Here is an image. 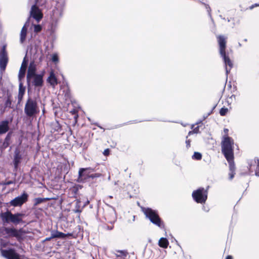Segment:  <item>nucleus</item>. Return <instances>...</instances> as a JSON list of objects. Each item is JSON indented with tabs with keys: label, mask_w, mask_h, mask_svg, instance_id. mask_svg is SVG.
Segmentation results:
<instances>
[{
	"label": "nucleus",
	"mask_w": 259,
	"mask_h": 259,
	"mask_svg": "<svg viewBox=\"0 0 259 259\" xmlns=\"http://www.w3.org/2000/svg\"><path fill=\"white\" fill-rule=\"evenodd\" d=\"M69 92V90H68V91H67L66 93L65 94V96L69 97V95H68V93Z\"/></svg>",
	"instance_id": "obj_56"
},
{
	"label": "nucleus",
	"mask_w": 259,
	"mask_h": 259,
	"mask_svg": "<svg viewBox=\"0 0 259 259\" xmlns=\"http://www.w3.org/2000/svg\"><path fill=\"white\" fill-rule=\"evenodd\" d=\"M233 139L229 136H223L221 142L222 152L226 159H231L234 157Z\"/></svg>",
	"instance_id": "obj_2"
},
{
	"label": "nucleus",
	"mask_w": 259,
	"mask_h": 259,
	"mask_svg": "<svg viewBox=\"0 0 259 259\" xmlns=\"http://www.w3.org/2000/svg\"><path fill=\"white\" fill-rule=\"evenodd\" d=\"M158 245L161 247L166 248L168 245V241L166 238L162 237L159 240Z\"/></svg>",
	"instance_id": "obj_27"
},
{
	"label": "nucleus",
	"mask_w": 259,
	"mask_h": 259,
	"mask_svg": "<svg viewBox=\"0 0 259 259\" xmlns=\"http://www.w3.org/2000/svg\"><path fill=\"white\" fill-rule=\"evenodd\" d=\"M244 41H247V39L245 38V39H244Z\"/></svg>",
	"instance_id": "obj_64"
},
{
	"label": "nucleus",
	"mask_w": 259,
	"mask_h": 259,
	"mask_svg": "<svg viewBox=\"0 0 259 259\" xmlns=\"http://www.w3.org/2000/svg\"><path fill=\"white\" fill-rule=\"evenodd\" d=\"M202 158V155L200 153L195 152L192 156V159L194 160H199Z\"/></svg>",
	"instance_id": "obj_33"
},
{
	"label": "nucleus",
	"mask_w": 259,
	"mask_h": 259,
	"mask_svg": "<svg viewBox=\"0 0 259 259\" xmlns=\"http://www.w3.org/2000/svg\"><path fill=\"white\" fill-rule=\"evenodd\" d=\"M51 126L54 132H60L61 130V126L57 120L52 122Z\"/></svg>",
	"instance_id": "obj_25"
},
{
	"label": "nucleus",
	"mask_w": 259,
	"mask_h": 259,
	"mask_svg": "<svg viewBox=\"0 0 259 259\" xmlns=\"http://www.w3.org/2000/svg\"><path fill=\"white\" fill-rule=\"evenodd\" d=\"M27 62L26 61V57L23 59V62L22 63L20 69L19 70L18 78L19 81H21L22 78H23L25 76L26 69L27 67Z\"/></svg>",
	"instance_id": "obj_16"
},
{
	"label": "nucleus",
	"mask_w": 259,
	"mask_h": 259,
	"mask_svg": "<svg viewBox=\"0 0 259 259\" xmlns=\"http://www.w3.org/2000/svg\"><path fill=\"white\" fill-rule=\"evenodd\" d=\"M105 228L106 229V230H112V229L113 228V226H106L105 227Z\"/></svg>",
	"instance_id": "obj_48"
},
{
	"label": "nucleus",
	"mask_w": 259,
	"mask_h": 259,
	"mask_svg": "<svg viewBox=\"0 0 259 259\" xmlns=\"http://www.w3.org/2000/svg\"><path fill=\"white\" fill-rule=\"evenodd\" d=\"M52 60L53 62L56 63L59 61V58L58 55L57 54H53L52 58Z\"/></svg>",
	"instance_id": "obj_38"
},
{
	"label": "nucleus",
	"mask_w": 259,
	"mask_h": 259,
	"mask_svg": "<svg viewBox=\"0 0 259 259\" xmlns=\"http://www.w3.org/2000/svg\"><path fill=\"white\" fill-rule=\"evenodd\" d=\"M143 212L146 215V217L148 218L153 224L160 228H163L164 227L163 224L162 222L157 210L152 209L151 208L147 207L143 208Z\"/></svg>",
	"instance_id": "obj_5"
},
{
	"label": "nucleus",
	"mask_w": 259,
	"mask_h": 259,
	"mask_svg": "<svg viewBox=\"0 0 259 259\" xmlns=\"http://www.w3.org/2000/svg\"><path fill=\"white\" fill-rule=\"evenodd\" d=\"M206 8L207 9L208 15L209 17L212 19L211 13H210V8L208 5H206Z\"/></svg>",
	"instance_id": "obj_45"
},
{
	"label": "nucleus",
	"mask_w": 259,
	"mask_h": 259,
	"mask_svg": "<svg viewBox=\"0 0 259 259\" xmlns=\"http://www.w3.org/2000/svg\"><path fill=\"white\" fill-rule=\"evenodd\" d=\"M108 197H109L110 198H113L112 196H109Z\"/></svg>",
	"instance_id": "obj_62"
},
{
	"label": "nucleus",
	"mask_w": 259,
	"mask_h": 259,
	"mask_svg": "<svg viewBox=\"0 0 259 259\" xmlns=\"http://www.w3.org/2000/svg\"><path fill=\"white\" fill-rule=\"evenodd\" d=\"M212 112V110H211L210 112H209L206 116H203V120H204L206 117H207L208 116L210 115Z\"/></svg>",
	"instance_id": "obj_49"
},
{
	"label": "nucleus",
	"mask_w": 259,
	"mask_h": 259,
	"mask_svg": "<svg viewBox=\"0 0 259 259\" xmlns=\"http://www.w3.org/2000/svg\"><path fill=\"white\" fill-rule=\"evenodd\" d=\"M27 29H24V28H22L20 37V41L21 44H23L25 41L27 34Z\"/></svg>",
	"instance_id": "obj_28"
},
{
	"label": "nucleus",
	"mask_w": 259,
	"mask_h": 259,
	"mask_svg": "<svg viewBox=\"0 0 259 259\" xmlns=\"http://www.w3.org/2000/svg\"><path fill=\"white\" fill-rule=\"evenodd\" d=\"M48 82L52 85L55 86L57 84V79L55 75L52 73L48 79Z\"/></svg>",
	"instance_id": "obj_30"
},
{
	"label": "nucleus",
	"mask_w": 259,
	"mask_h": 259,
	"mask_svg": "<svg viewBox=\"0 0 259 259\" xmlns=\"http://www.w3.org/2000/svg\"><path fill=\"white\" fill-rule=\"evenodd\" d=\"M193 132L195 133V134H198L199 133V126H197L195 127H194L193 130Z\"/></svg>",
	"instance_id": "obj_42"
},
{
	"label": "nucleus",
	"mask_w": 259,
	"mask_h": 259,
	"mask_svg": "<svg viewBox=\"0 0 259 259\" xmlns=\"http://www.w3.org/2000/svg\"><path fill=\"white\" fill-rule=\"evenodd\" d=\"M110 179H111V178H110V176H109L108 177V180H110Z\"/></svg>",
	"instance_id": "obj_61"
},
{
	"label": "nucleus",
	"mask_w": 259,
	"mask_h": 259,
	"mask_svg": "<svg viewBox=\"0 0 259 259\" xmlns=\"http://www.w3.org/2000/svg\"><path fill=\"white\" fill-rule=\"evenodd\" d=\"M207 189H204L203 187H200L194 190L192 194L193 200L198 203H204L207 198Z\"/></svg>",
	"instance_id": "obj_6"
},
{
	"label": "nucleus",
	"mask_w": 259,
	"mask_h": 259,
	"mask_svg": "<svg viewBox=\"0 0 259 259\" xmlns=\"http://www.w3.org/2000/svg\"><path fill=\"white\" fill-rule=\"evenodd\" d=\"M235 98H236V96L234 95H232L230 97V98H231V99L234 98V99H235Z\"/></svg>",
	"instance_id": "obj_57"
},
{
	"label": "nucleus",
	"mask_w": 259,
	"mask_h": 259,
	"mask_svg": "<svg viewBox=\"0 0 259 259\" xmlns=\"http://www.w3.org/2000/svg\"><path fill=\"white\" fill-rule=\"evenodd\" d=\"M30 16L34 18L37 22L42 18L43 14L38 6L32 5L30 12Z\"/></svg>",
	"instance_id": "obj_11"
},
{
	"label": "nucleus",
	"mask_w": 259,
	"mask_h": 259,
	"mask_svg": "<svg viewBox=\"0 0 259 259\" xmlns=\"http://www.w3.org/2000/svg\"><path fill=\"white\" fill-rule=\"evenodd\" d=\"M256 165V167L255 170V174L256 176L259 177V159L255 158L253 160L251 161L248 163V169L250 173L254 171V167Z\"/></svg>",
	"instance_id": "obj_14"
},
{
	"label": "nucleus",
	"mask_w": 259,
	"mask_h": 259,
	"mask_svg": "<svg viewBox=\"0 0 259 259\" xmlns=\"http://www.w3.org/2000/svg\"><path fill=\"white\" fill-rule=\"evenodd\" d=\"M34 31L36 33L40 32L42 29V27L40 25H34Z\"/></svg>",
	"instance_id": "obj_36"
},
{
	"label": "nucleus",
	"mask_w": 259,
	"mask_h": 259,
	"mask_svg": "<svg viewBox=\"0 0 259 259\" xmlns=\"http://www.w3.org/2000/svg\"><path fill=\"white\" fill-rule=\"evenodd\" d=\"M217 39L219 46V53L223 59L225 66L226 76H227L231 68L233 67V64L228 55H227L226 53V37L223 35H219L217 37Z\"/></svg>",
	"instance_id": "obj_1"
},
{
	"label": "nucleus",
	"mask_w": 259,
	"mask_h": 259,
	"mask_svg": "<svg viewBox=\"0 0 259 259\" xmlns=\"http://www.w3.org/2000/svg\"><path fill=\"white\" fill-rule=\"evenodd\" d=\"M12 133L11 132H9L6 136L4 142L2 145L0 146V149L3 151L7 148L10 144V141L12 137Z\"/></svg>",
	"instance_id": "obj_17"
},
{
	"label": "nucleus",
	"mask_w": 259,
	"mask_h": 259,
	"mask_svg": "<svg viewBox=\"0 0 259 259\" xmlns=\"http://www.w3.org/2000/svg\"><path fill=\"white\" fill-rule=\"evenodd\" d=\"M4 231L9 236L18 237L20 235L19 231L15 228H5Z\"/></svg>",
	"instance_id": "obj_21"
},
{
	"label": "nucleus",
	"mask_w": 259,
	"mask_h": 259,
	"mask_svg": "<svg viewBox=\"0 0 259 259\" xmlns=\"http://www.w3.org/2000/svg\"><path fill=\"white\" fill-rule=\"evenodd\" d=\"M52 238L65 239L67 236H71V233L65 234L59 232L58 230H52L51 231Z\"/></svg>",
	"instance_id": "obj_18"
},
{
	"label": "nucleus",
	"mask_w": 259,
	"mask_h": 259,
	"mask_svg": "<svg viewBox=\"0 0 259 259\" xmlns=\"http://www.w3.org/2000/svg\"><path fill=\"white\" fill-rule=\"evenodd\" d=\"M63 15V9L59 8V5L58 4L53 12V17H52V22L50 23V30L53 32L55 31L59 20V18L61 17Z\"/></svg>",
	"instance_id": "obj_7"
},
{
	"label": "nucleus",
	"mask_w": 259,
	"mask_h": 259,
	"mask_svg": "<svg viewBox=\"0 0 259 259\" xmlns=\"http://www.w3.org/2000/svg\"><path fill=\"white\" fill-rule=\"evenodd\" d=\"M83 208L84 206L82 205L81 201L80 199L76 200L75 207L73 209V212L80 213Z\"/></svg>",
	"instance_id": "obj_23"
},
{
	"label": "nucleus",
	"mask_w": 259,
	"mask_h": 259,
	"mask_svg": "<svg viewBox=\"0 0 259 259\" xmlns=\"http://www.w3.org/2000/svg\"><path fill=\"white\" fill-rule=\"evenodd\" d=\"M194 126V125H192L191 128H193Z\"/></svg>",
	"instance_id": "obj_63"
},
{
	"label": "nucleus",
	"mask_w": 259,
	"mask_h": 259,
	"mask_svg": "<svg viewBox=\"0 0 259 259\" xmlns=\"http://www.w3.org/2000/svg\"><path fill=\"white\" fill-rule=\"evenodd\" d=\"M238 45H239V47H241L242 46V45L240 42L238 43Z\"/></svg>",
	"instance_id": "obj_60"
},
{
	"label": "nucleus",
	"mask_w": 259,
	"mask_h": 259,
	"mask_svg": "<svg viewBox=\"0 0 259 259\" xmlns=\"http://www.w3.org/2000/svg\"><path fill=\"white\" fill-rule=\"evenodd\" d=\"M53 238H52V233L51 234V236L49 237H47L45 239V241H50Z\"/></svg>",
	"instance_id": "obj_51"
},
{
	"label": "nucleus",
	"mask_w": 259,
	"mask_h": 259,
	"mask_svg": "<svg viewBox=\"0 0 259 259\" xmlns=\"http://www.w3.org/2000/svg\"><path fill=\"white\" fill-rule=\"evenodd\" d=\"M101 176V174L100 173H95V174H90V179L91 178L92 179H94L95 178H99Z\"/></svg>",
	"instance_id": "obj_37"
},
{
	"label": "nucleus",
	"mask_w": 259,
	"mask_h": 259,
	"mask_svg": "<svg viewBox=\"0 0 259 259\" xmlns=\"http://www.w3.org/2000/svg\"><path fill=\"white\" fill-rule=\"evenodd\" d=\"M19 81H20V82H19V93H18V99L19 102H20V101H21V100L23 97V96L24 95L25 91V88L23 86V84L21 82V80Z\"/></svg>",
	"instance_id": "obj_24"
},
{
	"label": "nucleus",
	"mask_w": 259,
	"mask_h": 259,
	"mask_svg": "<svg viewBox=\"0 0 259 259\" xmlns=\"http://www.w3.org/2000/svg\"><path fill=\"white\" fill-rule=\"evenodd\" d=\"M34 79L32 84L35 87H41L42 85L43 79L42 75L41 74H37L33 76Z\"/></svg>",
	"instance_id": "obj_22"
},
{
	"label": "nucleus",
	"mask_w": 259,
	"mask_h": 259,
	"mask_svg": "<svg viewBox=\"0 0 259 259\" xmlns=\"http://www.w3.org/2000/svg\"><path fill=\"white\" fill-rule=\"evenodd\" d=\"M110 153V150L109 149H106L104 152H103V154L105 155V156H108Z\"/></svg>",
	"instance_id": "obj_44"
},
{
	"label": "nucleus",
	"mask_w": 259,
	"mask_h": 259,
	"mask_svg": "<svg viewBox=\"0 0 259 259\" xmlns=\"http://www.w3.org/2000/svg\"><path fill=\"white\" fill-rule=\"evenodd\" d=\"M229 164L230 171H235V166L234 161V157H232L231 159H226Z\"/></svg>",
	"instance_id": "obj_29"
},
{
	"label": "nucleus",
	"mask_w": 259,
	"mask_h": 259,
	"mask_svg": "<svg viewBox=\"0 0 259 259\" xmlns=\"http://www.w3.org/2000/svg\"><path fill=\"white\" fill-rule=\"evenodd\" d=\"M9 130V121L5 120L0 122V135L6 133Z\"/></svg>",
	"instance_id": "obj_19"
},
{
	"label": "nucleus",
	"mask_w": 259,
	"mask_h": 259,
	"mask_svg": "<svg viewBox=\"0 0 259 259\" xmlns=\"http://www.w3.org/2000/svg\"><path fill=\"white\" fill-rule=\"evenodd\" d=\"M115 255L117 257H124L127 255V251L125 250H117Z\"/></svg>",
	"instance_id": "obj_31"
},
{
	"label": "nucleus",
	"mask_w": 259,
	"mask_h": 259,
	"mask_svg": "<svg viewBox=\"0 0 259 259\" xmlns=\"http://www.w3.org/2000/svg\"><path fill=\"white\" fill-rule=\"evenodd\" d=\"M13 181H8V182L6 183V185H8L12 184H13Z\"/></svg>",
	"instance_id": "obj_53"
},
{
	"label": "nucleus",
	"mask_w": 259,
	"mask_h": 259,
	"mask_svg": "<svg viewBox=\"0 0 259 259\" xmlns=\"http://www.w3.org/2000/svg\"><path fill=\"white\" fill-rule=\"evenodd\" d=\"M35 4L33 5L36 6L42 7L45 5L46 0H34Z\"/></svg>",
	"instance_id": "obj_32"
},
{
	"label": "nucleus",
	"mask_w": 259,
	"mask_h": 259,
	"mask_svg": "<svg viewBox=\"0 0 259 259\" xmlns=\"http://www.w3.org/2000/svg\"><path fill=\"white\" fill-rule=\"evenodd\" d=\"M2 255L7 259H20L19 255L13 249H2Z\"/></svg>",
	"instance_id": "obj_12"
},
{
	"label": "nucleus",
	"mask_w": 259,
	"mask_h": 259,
	"mask_svg": "<svg viewBox=\"0 0 259 259\" xmlns=\"http://www.w3.org/2000/svg\"><path fill=\"white\" fill-rule=\"evenodd\" d=\"M202 122V120H200L196 123V124H198Z\"/></svg>",
	"instance_id": "obj_58"
},
{
	"label": "nucleus",
	"mask_w": 259,
	"mask_h": 259,
	"mask_svg": "<svg viewBox=\"0 0 259 259\" xmlns=\"http://www.w3.org/2000/svg\"><path fill=\"white\" fill-rule=\"evenodd\" d=\"M190 143L191 140L190 139H188V136L186 137V147L187 149L190 147Z\"/></svg>",
	"instance_id": "obj_40"
},
{
	"label": "nucleus",
	"mask_w": 259,
	"mask_h": 259,
	"mask_svg": "<svg viewBox=\"0 0 259 259\" xmlns=\"http://www.w3.org/2000/svg\"><path fill=\"white\" fill-rule=\"evenodd\" d=\"M220 17L222 19H223L224 20H225V18H223V17H222V15H220Z\"/></svg>",
	"instance_id": "obj_59"
},
{
	"label": "nucleus",
	"mask_w": 259,
	"mask_h": 259,
	"mask_svg": "<svg viewBox=\"0 0 259 259\" xmlns=\"http://www.w3.org/2000/svg\"><path fill=\"white\" fill-rule=\"evenodd\" d=\"M259 6V4H255L254 5H252L251 6H250V9H253L254 7Z\"/></svg>",
	"instance_id": "obj_52"
},
{
	"label": "nucleus",
	"mask_w": 259,
	"mask_h": 259,
	"mask_svg": "<svg viewBox=\"0 0 259 259\" xmlns=\"http://www.w3.org/2000/svg\"><path fill=\"white\" fill-rule=\"evenodd\" d=\"M228 111V109L227 108L225 107H222L220 110V114L221 116H225L227 114Z\"/></svg>",
	"instance_id": "obj_34"
},
{
	"label": "nucleus",
	"mask_w": 259,
	"mask_h": 259,
	"mask_svg": "<svg viewBox=\"0 0 259 259\" xmlns=\"http://www.w3.org/2000/svg\"><path fill=\"white\" fill-rule=\"evenodd\" d=\"M24 111L26 116L29 118L33 117L38 114L39 112V109L36 99L29 97L26 100Z\"/></svg>",
	"instance_id": "obj_3"
},
{
	"label": "nucleus",
	"mask_w": 259,
	"mask_h": 259,
	"mask_svg": "<svg viewBox=\"0 0 259 259\" xmlns=\"http://www.w3.org/2000/svg\"><path fill=\"white\" fill-rule=\"evenodd\" d=\"M22 159V155L21 154L20 150L18 148H16L14 151V158L13 160V163L15 170L18 169Z\"/></svg>",
	"instance_id": "obj_13"
},
{
	"label": "nucleus",
	"mask_w": 259,
	"mask_h": 259,
	"mask_svg": "<svg viewBox=\"0 0 259 259\" xmlns=\"http://www.w3.org/2000/svg\"><path fill=\"white\" fill-rule=\"evenodd\" d=\"M36 67L33 63L31 62L29 65L27 73V81L29 84L30 80L36 74H35Z\"/></svg>",
	"instance_id": "obj_15"
},
{
	"label": "nucleus",
	"mask_w": 259,
	"mask_h": 259,
	"mask_svg": "<svg viewBox=\"0 0 259 259\" xmlns=\"http://www.w3.org/2000/svg\"><path fill=\"white\" fill-rule=\"evenodd\" d=\"M95 171V169L91 167L87 168H81L78 171V177L77 181L78 182H83L90 179V176L91 172Z\"/></svg>",
	"instance_id": "obj_8"
},
{
	"label": "nucleus",
	"mask_w": 259,
	"mask_h": 259,
	"mask_svg": "<svg viewBox=\"0 0 259 259\" xmlns=\"http://www.w3.org/2000/svg\"><path fill=\"white\" fill-rule=\"evenodd\" d=\"M52 199H53V198H40V197L35 198L34 199V205L36 206V205H38L39 204H40V203L44 202L46 201L50 200Z\"/></svg>",
	"instance_id": "obj_26"
},
{
	"label": "nucleus",
	"mask_w": 259,
	"mask_h": 259,
	"mask_svg": "<svg viewBox=\"0 0 259 259\" xmlns=\"http://www.w3.org/2000/svg\"><path fill=\"white\" fill-rule=\"evenodd\" d=\"M226 259H233V257L231 255H228Z\"/></svg>",
	"instance_id": "obj_55"
},
{
	"label": "nucleus",
	"mask_w": 259,
	"mask_h": 259,
	"mask_svg": "<svg viewBox=\"0 0 259 259\" xmlns=\"http://www.w3.org/2000/svg\"><path fill=\"white\" fill-rule=\"evenodd\" d=\"M193 134H195V133L193 132V131L192 130L191 131H190L188 133V136H190L191 135Z\"/></svg>",
	"instance_id": "obj_54"
},
{
	"label": "nucleus",
	"mask_w": 259,
	"mask_h": 259,
	"mask_svg": "<svg viewBox=\"0 0 259 259\" xmlns=\"http://www.w3.org/2000/svg\"><path fill=\"white\" fill-rule=\"evenodd\" d=\"M29 25V18L28 19V20L25 23V24L22 28H24V29L27 30V28L28 27Z\"/></svg>",
	"instance_id": "obj_41"
},
{
	"label": "nucleus",
	"mask_w": 259,
	"mask_h": 259,
	"mask_svg": "<svg viewBox=\"0 0 259 259\" xmlns=\"http://www.w3.org/2000/svg\"><path fill=\"white\" fill-rule=\"evenodd\" d=\"M89 202L90 201L88 200H87V201H85V202L83 203V204H82V205L84 206V207L89 203Z\"/></svg>",
	"instance_id": "obj_50"
},
{
	"label": "nucleus",
	"mask_w": 259,
	"mask_h": 259,
	"mask_svg": "<svg viewBox=\"0 0 259 259\" xmlns=\"http://www.w3.org/2000/svg\"><path fill=\"white\" fill-rule=\"evenodd\" d=\"M104 218L107 222L113 224L116 221V214L115 209L109 206L104 212Z\"/></svg>",
	"instance_id": "obj_9"
},
{
	"label": "nucleus",
	"mask_w": 259,
	"mask_h": 259,
	"mask_svg": "<svg viewBox=\"0 0 259 259\" xmlns=\"http://www.w3.org/2000/svg\"><path fill=\"white\" fill-rule=\"evenodd\" d=\"M24 215V214L23 213H16L13 214L11 211H7L1 214V218L4 222L12 223L16 225L24 223L22 220V217Z\"/></svg>",
	"instance_id": "obj_4"
},
{
	"label": "nucleus",
	"mask_w": 259,
	"mask_h": 259,
	"mask_svg": "<svg viewBox=\"0 0 259 259\" xmlns=\"http://www.w3.org/2000/svg\"><path fill=\"white\" fill-rule=\"evenodd\" d=\"M224 132L225 133V135L224 136H228V132H229L228 129L224 128Z\"/></svg>",
	"instance_id": "obj_47"
},
{
	"label": "nucleus",
	"mask_w": 259,
	"mask_h": 259,
	"mask_svg": "<svg viewBox=\"0 0 259 259\" xmlns=\"http://www.w3.org/2000/svg\"><path fill=\"white\" fill-rule=\"evenodd\" d=\"M202 209L205 211V212H208V210H209V208H208V207L207 206H205V205H203L202 206Z\"/></svg>",
	"instance_id": "obj_46"
},
{
	"label": "nucleus",
	"mask_w": 259,
	"mask_h": 259,
	"mask_svg": "<svg viewBox=\"0 0 259 259\" xmlns=\"http://www.w3.org/2000/svg\"><path fill=\"white\" fill-rule=\"evenodd\" d=\"M8 62V56L1 55L0 56V70L2 71L5 70L7 65Z\"/></svg>",
	"instance_id": "obj_20"
},
{
	"label": "nucleus",
	"mask_w": 259,
	"mask_h": 259,
	"mask_svg": "<svg viewBox=\"0 0 259 259\" xmlns=\"http://www.w3.org/2000/svg\"><path fill=\"white\" fill-rule=\"evenodd\" d=\"M235 174V171H230L229 173V179L232 180L234 178Z\"/></svg>",
	"instance_id": "obj_43"
},
{
	"label": "nucleus",
	"mask_w": 259,
	"mask_h": 259,
	"mask_svg": "<svg viewBox=\"0 0 259 259\" xmlns=\"http://www.w3.org/2000/svg\"><path fill=\"white\" fill-rule=\"evenodd\" d=\"M4 55L5 56H8L7 53L6 51V47L5 46L3 47V48L2 49L1 53V55Z\"/></svg>",
	"instance_id": "obj_39"
},
{
	"label": "nucleus",
	"mask_w": 259,
	"mask_h": 259,
	"mask_svg": "<svg viewBox=\"0 0 259 259\" xmlns=\"http://www.w3.org/2000/svg\"><path fill=\"white\" fill-rule=\"evenodd\" d=\"M28 195L24 192L20 196H18L12 200L10 203L13 206H20L28 200Z\"/></svg>",
	"instance_id": "obj_10"
},
{
	"label": "nucleus",
	"mask_w": 259,
	"mask_h": 259,
	"mask_svg": "<svg viewBox=\"0 0 259 259\" xmlns=\"http://www.w3.org/2000/svg\"><path fill=\"white\" fill-rule=\"evenodd\" d=\"M11 105H12V101L10 99V98L9 97H8L5 102V106L6 107H9V108H12Z\"/></svg>",
	"instance_id": "obj_35"
}]
</instances>
